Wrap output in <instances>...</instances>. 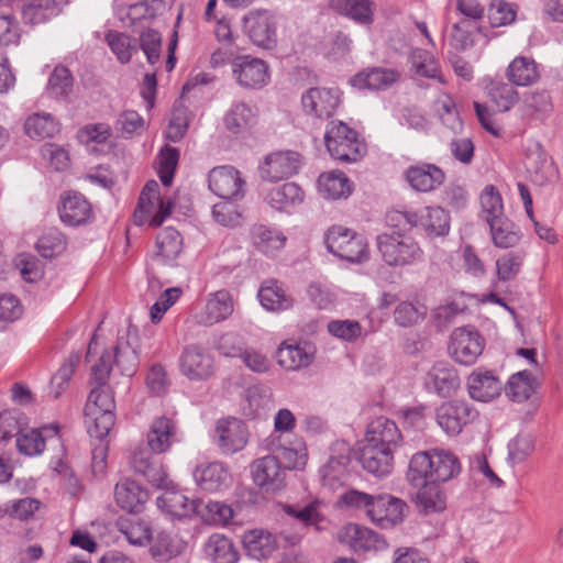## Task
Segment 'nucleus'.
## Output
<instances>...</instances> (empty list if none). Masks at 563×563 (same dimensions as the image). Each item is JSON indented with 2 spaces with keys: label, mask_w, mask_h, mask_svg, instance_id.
I'll return each mask as SVG.
<instances>
[{
  "label": "nucleus",
  "mask_w": 563,
  "mask_h": 563,
  "mask_svg": "<svg viewBox=\"0 0 563 563\" xmlns=\"http://www.w3.org/2000/svg\"><path fill=\"white\" fill-rule=\"evenodd\" d=\"M507 77L516 86L531 85L539 78L537 64L528 57H516L508 66Z\"/></svg>",
  "instance_id": "79ce46f5"
},
{
  "label": "nucleus",
  "mask_w": 563,
  "mask_h": 563,
  "mask_svg": "<svg viewBox=\"0 0 563 563\" xmlns=\"http://www.w3.org/2000/svg\"><path fill=\"white\" fill-rule=\"evenodd\" d=\"M115 407L114 399L109 386L106 384H96L91 389L85 410L113 411Z\"/></svg>",
  "instance_id": "13d9d810"
},
{
  "label": "nucleus",
  "mask_w": 563,
  "mask_h": 563,
  "mask_svg": "<svg viewBox=\"0 0 563 563\" xmlns=\"http://www.w3.org/2000/svg\"><path fill=\"white\" fill-rule=\"evenodd\" d=\"M324 141L331 157L343 163L357 162L365 153V144L356 131L342 121L328 124Z\"/></svg>",
  "instance_id": "7ed1b4c3"
},
{
  "label": "nucleus",
  "mask_w": 563,
  "mask_h": 563,
  "mask_svg": "<svg viewBox=\"0 0 563 563\" xmlns=\"http://www.w3.org/2000/svg\"><path fill=\"white\" fill-rule=\"evenodd\" d=\"M331 335L343 341H355L362 333V325L356 320H332L328 323Z\"/></svg>",
  "instance_id": "69168bd1"
},
{
  "label": "nucleus",
  "mask_w": 563,
  "mask_h": 563,
  "mask_svg": "<svg viewBox=\"0 0 563 563\" xmlns=\"http://www.w3.org/2000/svg\"><path fill=\"white\" fill-rule=\"evenodd\" d=\"M400 78V74L391 68H366L354 75L350 84L357 89L385 90Z\"/></svg>",
  "instance_id": "393cba45"
},
{
  "label": "nucleus",
  "mask_w": 563,
  "mask_h": 563,
  "mask_svg": "<svg viewBox=\"0 0 563 563\" xmlns=\"http://www.w3.org/2000/svg\"><path fill=\"white\" fill-rule=\"evenodd\" d=\"M244 212L245 203L243 201V195L222 199V201L216 203L212 209V216L218 223L232 228L243 222Z\"/></svg>",
  "instance_id": "72a5a7b5"
},
{
  "label": "nucleus",
  "mask_w": 563,
  "mask_h": 563,
  "mask_svg": "<svg viewBox=\"0 0 563 563\" xmlns=\"http://www.w3.org/2000/svg\"><path fill=\"white\" fill-rule=\"evenodd\" d=\"M156 246L157 252L155 253V258L161 264L173 265L183 250V239L180 233L173 228L164 229L157 235Z\"/></svg>",
  "instance_id": "f704fd0d"
},
{
  "label": "nucleus",
  "mask_w": 563,
  "mask_h": 563,
  "mask_svg": "<svg viewBox=\"0 0 563 563\" xmlns=\"http://www.w3.org/2000/svg\"><path fill=\"white\" fill-rule=\"evenodd\" d=\"M494 244L498 247L508 249L515 246L520 235L515 230L514 223L505 216L488 222Z\"/></svg>",
  "instance_id": "8fccbe9b"
},
{
  "label": "nucleus",
  "mask_w": 563,
  "mask_h": 563,
  "mask_svg": "<svg viewBox=\"0 0 563 563\" xmlns=\"http://www.w3.org/2000/svg\"><path fill=\"white\" fill-rule=\"evenodd\" d=\"M517 11L512 3L505 0H493L488 9V20L493 27H499L512 23Z\"/></svg>",
  "instance_id": "bf43d9fd"
},
{
  "label": "nucleus",
  "mask_w": 563,
  "mask_h": 563,
  "mask_svg": "<svg viewBox=\"0 0 563 563\" xmlns=\"http://www.w3.org/2000/svg\"><path fill=\"white\" fill-rule=\"evenodd\" d=\"M23 19L26 23H43L56 14L55 0H32L23 8Z\"/></svg>",
  "instance_id": "5fc2aeb1"
},
{
  "label": "nucleus",
  "mask_w": 563,
  "mask_h": 563,
  "mask_svg": "<svg viewBox=\"0 0 563 563\" xmlns=\"http://www.w3.org/2000/svg\"><path fill=\"white\" fill-rule=\"evenodd\" d=\"M324 243L329 252L347 262L362 263L368 258L364 238L347 228H330L324 235Z\"/></svg>",
  "instance_id": "20e7f679"
},
{
  "label": "nucleus",
  "mask_w": 563,
  "mask_h": 563,
  "mask_svg": "<svg viewBox=\"0 0 563 563\" xmlns=\"http://www.w3.org/2000/svg\"><path fill=\"white\" fill-rule=\"evenodd\" d=\"M137 342L136 329L129 327L125 335H119L113 352H111L113 364L126 377H131L136 372L139 365Z\"/></svg>",
  "instance_id": "2eb2a0df"
},
{
  "label": "nucleus",
  "mask_w": 563,
  "mask_h": 563,
  "mask_svg": "<svg viewBox=\"0 0 563 563\" xmlns=\"http://www.w3.org/2000/svg\"><path fill=\"white\" fill-rule=\"evenodd\" d=\"M106 41L112 53L122 64L130 62L135 46L132 45L129 35L117 31H109L106 35Z\"/></svg>",
  "instance_id": "052dcab7"
},
{
  "label": "nucleus",
  "mask_w": 563,
  "mask_h": 563,
  "mask_svg": "<svg viewBox=\"0 0 563 563\" xmlns=\"http://www.w3.org/2000/svg\"><path fill=\"white\" fill-rule=\"evenodd\" d=\"M528 168L533 175V180L539 185L552 183L558 178V168L544 152L538 151L536 156L529 158Z\"/></svg>",
  "instance_id": "49530a36"
},
{
  "label": "nucleus",
  "mask_w": 563,
  "mask_h": 563,
  "mask_svg": "<svg viewBox=\"0 0 563 563\" xmlns=\"http://www.w3.org/2000/svg\"><path fill=\"white\" fill-rule=\"evenodd\" d=\"M140 46L146 59L151 65H155L161 59L162 35L158 31L147 29L140 35Z\"/></svg>",
  "instance_id": "680f3d73"
},
{
  "label": "nucleus",
  "mask_w": 563,
  "mask_h": 563,
  "mask_svg": "<svg viewBox=\"0 0 563 563\" xmlns=\"http://www.w3.org/2000/svg\"><path fill=\"white\" fill-rule=\"evenodd\" d=\"M416 495V505L420 514L429 516L446 508V497L443 489L434 483L422 481Z\"/></svg>",
  "instance_id": "2f4dec72"
},
{
  "label": "nucleus",
  "mask_w": 563,
  "mask_h": 563,
  "mask_svg": "<svg viewBox=\"0 0 563 563\" xmlns=\"http://www.w3.org/2000/svg\"><path fill=\"white\" fill-rule=\"evenodd\" d=\"M485 341L473 327L455 329L449 345L452 357L460 364L472 365L483 353Z\"/></svg>",
  "instance_id": "0eeeda50"
},
{
  "label": "nucleus",
  "mask_w": 563,
  "mask_h": 563,
  "mask_svg": "<svg viewBox=\"0 0 563 563\" xmlns=\"http://www.w3.org/2000/svg\"><path fill=\"white\" fill-rule=\"evenodd\" d=\"M218 445L224 454H233L246 444L245 423L234 417L220 420L217 424Z\"/></svg>",
  "instance_id": "412c9836"
},
{
  "label": "nucleus",
  "mask_w": 563,
  "mask_h": 563,
  "mask_svg": "<svg viewBox=\"0 0 563 563\" xmlns=\"http://www.w3.org/2000/svg\"><path fill=\"white\" fill-rule=\"evenodd\" d=\"M206 554L213 563H236L239 552L232 541L223 534H211L205 547Z\"/></svg>",
  "instance_id": "4c0bfd02"
},
{
  "label": "nucleus",
  "mask_w": 563,
  "mask_h": 563,
  "mask_svg": "<svg viewBox=\"0 0 563 563\" xmlns=\"http://www.w3.org/2000/svg\"><path fill=\"white\" fill-rule=\"evenodd\" d=\"M73 88V76L68 68L57 66L48 79V90L55 97L62 98L68 96Z\"/></svg>",
  "instance_id": "e2e57ef3"
},
{
  "label": "nucleus",
  "mask_w": 563,
  "mask_h": 563,
  "mask_svg": "<svg viewBox=\"0 0 563 563\" xmlns=\"http://www.w3.org/2000/svg\"><path fill=\"white\" fill-rule=\"evenodd\" d=\"M534 450L529 434H519L508 443V459L512 464L522 463Z\"/></svg>",
  "instance_id": "0e129e2a"
},
{
  "label": "nucleus",
  "mask_w": 563,
  "mask_h": 563,
  "mask_svg": "<svg viewBox=\"0 0 563 563\" xmlns=\"http://www.w3.org/2000/svg\"><path fill=\"white\" fill-rule=\"evenodd\" d=\"M405 179L413 190L429 192L444 183L445 174L434 164L419 163L406 169Z\"/></svg>",
  "instance_id": "a211bd4d"
},
{
  "label": "nucleus",
  "mask_w": 563,
  "mask_h": 563,
  "mask_svg": "<svg viewBox=\"0 0 563 563\" xmlns=\"http://www.w3.org/2000/svg\"><path fill=\"white\" fill-rule=\"evenodd\" d=\"M320 194L329 199L347 198L352 194L350 179L343 173H328L318 179Z\"/></svg>",
  "instance_id": "58836bf2"
},
{
  "label": "nucleus",
  "mask_w": 563,
  "mask_h": 563,
  "mask_svg": "<svg viewBox=\"0 0 563 563\" xmlns=\"http://www.w3.org/2000/svg\"><path fill=\"white\" fill-rule=\"evenodd\" d=\"M477 31L466 23V20L456 22L452 26V31L449 36V44L455 51H466L474 46V32Z\"/></svg>",
  "instance_id": "4d7b16f0"
},
{
  "label": "nucleus",
  "mask_w": 563,
  "mask_h": 563,
  "mask_svg": "<svg viewBox=\"0 0 563 563\" xmlns=\"http://www.w3.org/2000/svg\"><path fill=\"white\" fill-rule=\"evenodd\" d=\"M340 97L338 88L313 87L301 96L302 109L307 114L320 119L330 118L340 104Z\"/></svg>",
  "instance_id": "9b49d317"
},
{
  "label": "nucleus",
  "mask_w": 563,
  "mask_h": 563,
  "mask_svg": "<svg viewBox=\"0 0 563 563\" xmlns=\"http://www.w3.org/2000/svg\"><path fill=\"white\" fill-rule=\"evenodd\" d=\"M196 483L206 492H218L227 487L230 474L220 462L199 464L194 472Z\"/></svg>",
  "instance_id": "c85d7f7f"
},
{
  "label": "nucleus",
  "mask_w": 563,
  "mask_h": 563,
  "mask_svg": "<svg viewBox=\"0 0 563 563\" xmlns=\"http://www.w3.org/2000/svg\"><path fill=\"white\" fill-rule=\"evenodd\" d=\"M158 188L159 185L156 180H148L142 189L139 198L137 209L135 211V217H137L139 212L151 216L155 208V202L157 201L158 211L151 217L150 221L152 227L162 225L164 220L170 216L173 209V202L169 199L165 200L159 198Z\"/></svg>",
  "instance_id": "dca6fc26"
},
{
  "label": "nucleus",
  "mask_w": 563,
  "mask_h": 563,
  "mask_svg": "<svg viewBox=\"0 0 563 563\" xmlns=\"http://www.w3.org/2000/svg\"><path fill=\"white\" fill-rule=\"evenodd\" d=\"M377 247L389 266L412 265L422 260L423 252L410 236L393 233L377 236Z\"/></svg>",
  "instance_id": "39448f33"
},
{
  "label": "nucleus",
  "mask_w": 563,
  "mask_h": 563,
  "mask_svg": "<svg viewBox=\"0 0 563 563\" xmlns=\"http://www.w3.org/2000/svg\"><path fill=\"white\" fill-rule=\"evenodd\" d=\"M261 305L269 311L286 310L292 306V299L285 294L282 285L275 280H266L257 292Z\"/></svg>",
  "instance_id": "c9c22d12"
},
{
  "label": "nucleus",
  "mask_w": 563,
  "mask_h": 563,
  "mask_svg": "<svg viewBox=\"0 0 563 563\" xmlns=\"http://www.w3.org/2000/svg\"><path fill=\"white\" fill-rule=\"evenodd\" d=\"M16 429V446L18 450L25 455L41 454L45 446V439L56 437L58 433V426L52 424L43 427L41 430L22 431L20 429V421L14 423Z\"/></svg>",
  "instance_id": "bb28decb"
},
{
  "label": "nucleus",
  "mask_w": 563,
  "mask_h": 563,
  "mask_svg": "<svg viewBox=\"0 0 563 563\" xmlns=\"http://www.w3.org/2000/svg\"><path fill=\"white\" fill-rule=\"evenodd\" d=\"M329 4L335 12L361 25H369L374 21L376 5L372 0H329Z\"/></svg>",
  "instance_id": "7c9ffc66"
},
{
  "label": "nucleus",
  "mask_w": 563,
  "mask_h": 563,
  "mask_svg": "<svg viewBox=\"0 0 563 563\" xmlns=\"http://www.w3.org/2000/svg\"><path fill=\"white\" fill-rule=\"evenodd\" d=\"M520 111L523 118L544 119L552 111L550 95L545 90L527 92L522 100Z\"/></svg>",
  "instance_id": "a19ab883"
},
{
  "label": "nucleus",
  "mask_w": 563,
  "mask_h": 563,
  "mask_svg": "<svg viewBox=\"0 0 563 563\" xmlns=\"http://www.w3.org/2000/svg\"><path fill=\"white\" fill-rule=\"evenodd\" d=\"M251 473L254 484L264 493L275 494L286 486V468L274 455L255 460Z\"/></svg>",
  "instance_id": "1a4fd4ad"
},
{
  "label": "nucleus",
  "mask_w": 563,
  "mask_h": 563,
  "mask_svg": "<svg viewBox=\"0 0 563 563\" xmlns=\"http://www.w3.org/2000/svg\"><path fill=\"white\" fill-rule=\"evenodd\" d=\"M233 311V302L230 295L224 291H217L208 298L205 308L196 314V320L202 325H213L225 320Z\"/></svg>",
  "instance_id": "cd10ccee"
},
{
  "label": "nucleus",
  "mask_w": 563,
  "mask_h": 563,
  "mask_svg": "<svg viewBox=\"0 0 563 563\" xmlns=\"http://www.w3.org/2000/svg\"><path fill=\"white\" fill-rule=\"evenodd\" d=\"M351 461V446L345 441H335L330 448V456L322 467L323 477L339 478Z\"/></svg>",
  "instance_id": "ea45409f"
},
{
  "label": "nucleus",
  "mask_w": 563,
  "mask_h": 563,
  "mask_svg": "<svg viewBox=\"0 0 563 563\" xmlns=\"http://www.w3.org/2000/svg\"><path fill=\"white\" fill-rule=\"evenodd\" d=\"M242 52L243 48L240 47H229L224 53L220 51L214 52L211 56V63L213 65L225 62L230 63L235 81L240 86L245 87L246 81L244 80V68L246 67V55H243Z\"/></svg>",
  "instance_id": "09e8293b"
},
{
  "label": "nucleus",
  "mask_w": 563,
  "mask_h": 563,
  "mask_svg": "<svg viewBox=\"0 0 563 563\" xmlns=\"http://www.w3.org/2000/svg\"><path fill=\"white\" fill-rule=\"evenodd\" d=\"M477 410L466 401L452 400L437 408L435 418L440 428L449 435H457L464 426L474 421Z\"/></svg>",
  "instance_id": "6e6552de"
},
{
  "label": "nucleus",
  "mask_w": 563,
  "mask_h": 563,
  "mask_svg": "<svg viewBox=\"0 0 563 563\" xmlns=\"http://www.w3.org/2000/svg\"><path fill=\"white\" fill-rule=\"evenodd\" d=\"M409 60L415 73L419 76L439 79L443 82L440 76L439 64L433 56L427 51L421 48H415L411 51Z\"/></svg>",
  "instance_id": "603ef678"
},
{
  "label": "nucleus",
  "mask_w": 563,
  "mask_h": 563,
  "mask_svg": "<svg viewBox=\"0 0 563 563\" xmlns=\"http://www.w3.org/2000/svg\"><path fill=\"white\" fill-rule=\"evenodd\" d=\"M58 212L60 220L70 227L86 224L92 218L91 205L78 192H69L63 197Z\"/></svg>",
  "instance_id": "b1692460"
},
{
  "label": "nucleus",
  "mask_w": 563,
  "mask_h": 563,
  "mask_svg": "<svg viewBox=\"0 0 563 563\" xmlns=\"http://www.w3.org/2000/svg\"><path fill=\"white\" fill-rule=\"evenodd\" d=\"M265 200L272 208L284 211L301 203L303 201V191L297 184L286 183L269 190Z\"/></svg>",
  "instance_id": "e433bc0d"
},
{
  "label": "nucleus",
  "mask_w": 563,
  "mask_h": 563,
  "mask_svg": "<svg viewBox=\"0 0 563 563\" xmlns=\"http://www.w3.org/2000/svg\"><path fill=\"white\" fill-rule=\"evenodd\" d=\"M481 205L486 222L504 217L503 199L494 186H487L481 195Z\"/></svg>",
  "instance_id": "6e6d98bb"
},
{
  "label": "nucleus",
  "mask_w": 563,
  "mask_h": 563,
  "mask_svg": "<svg viewBox=\"0 0 563 563\" xmlns=\"http://www.w3.org/2000/svg\"><path fill=\"white\" fill-rule=\"evenodd\" d=\"M22 314L20 300L13 295L0 296V330H4L8 324L18 320Z\"/></svg>",
  "instance_id": "774afa93"
},
{
  "label": "nucleus",
  "mask_w": 563,
  "mask_h": 563,
  "mask_svg": "<svg viewBox=\"0 0 563 563\" xmlns=\"http://www.w3.org/2000/svg\"><path fill=\"white\" fill-rule=\"evenodd\" d=\"M276 549L275 537L265 530H249V558L261 561Z\"/></svg>",
  "instance_id": "de8ad7c7"
},
{
  "label": "nucleus",
  "mask_w": 563,
  "mask_h": 563,
  "mask_svg": "<svg viewBox=\"0 0 563 563\" xmlns=\"http://www.w3.org/2000/svg\"><path fill=\"white\" fill-rule=\"evenodd\" d=\"M533 375L530 371H520L510 376L505 386L506 396L516 402H522L530 398L533 388Z\"/></svg>",
  "instance_id": "c03bdc74"
},
{
  "label": "nucleus",
  "mask_w": 563,
  "mask_h": 563,
  "mask_svg": "<svg viewBox=\"0 0 563 563\" xmlns=\"http://www.w3.org/2000/svg\"><path fill=\"white\" fill-rule=\"evenodd\" d=\"M512 85L504 81H492L487 86L489 100L501 112L509 111L519 100L518 91Z\"/></svg>",
  "instance_id": "a18cd8bd"
},
{
  "label": "nucleus",
  "mask_w": 563,
  "mask_h": 563,
  "mask_svg": "<svg viewBox=\"0 0 563 563\" xmlns=\"http://www.w3.org/2000/svg\"><path fill=\"white\" fill-rule=\"evenodd\" d=\"M85 411L86 417L90 419L87 421L88 433L91 438L103 441L114 426L115 418L113 411Z\"/></svg>",
  "instance_id": "864d4df0"
},
{
  "label": "nucleus",
  "mask_w": 563,
  "mask_h": 563,
  "mask_svg": "<svg viewBox=\"0 0 563 563\" xmlns=\"http://www.w3.org/2000/svg\"><path fill=\"white\" fill-rule=\"evenodd\" d=\"M302 166V156L295 151H279L265 156L258 172L262 179L276 183L296 175Z\"/></svg>",
  "instance_id": "423d86ee"
},
{
  "label": "nucleus",
  "mask_w": 563,
  "mask_h": 563,
  "mask_svg": "<svg viewBox=\"0 0 563 563\" xmlns=\"http://www.w3.org/2000/svg\"><path fill=\"white\" fill-rule=\"evenodd\" d=\"M467 388L471 398L486 402L500 395L503 383L493 372L479 369L468 376Z\"/></svg>",
  "instance_id": "a878e982"
},
{
  "label": "nucleus",
  "mask_w": 563,
  "mask_h": 563,
  "mask_svg": "<svg viewBox=\"0 0 563 563\" xmlns=\"http://www.w3.org/2000/svg\"><path fill=\"white\" fill-rule=\"evenodd\" d=\"M117 504L124 510L137 512L147 501L148 493L133 479H122L114 488Z\"/></svg>",
  "instance_id": "c756f323"
},
{
  "label": "nucleus",
  "mask_w": 563,
  "mask_h": 563,
  "mask_svg": "<svg viewBox=\"0 0 563 563\" xmlns=\"http://www.w3.org/2000/svg\"><path fill=\"white\" fill-rule=\"evenodd\" d=\"M131 466L136 473L142 474L152 486L165 490L156 499L158 508L165 512L176 518H185L198 510L199 501L175 490V484L169 479L162 463L153 459L146 450L137 451L131 457Z\"/></svg>",
  "instance_id": "f257e3e1"
},
{
  "label": "nucleus",
  "mask_w": 563,
  "mask_h": 563,
  "mask_svg": "<svg viewBox=\"0 0 563 563\" xmlns=\"http://www.w3.org/2000/svg\"><path fill=\"white\" fill-rule=\"evenodd\" d=\"M35 246L41 256L52 258L64 251L65 239L57 231L48 232L38 239Z\"/></svg>",
  "instance_id": "338daca9"
},
{
  "label": "nucleus",
  "mask_w": 563,
  "mask_h": 563,
  "mask_svg": "<svg viewBox=\"0 0 563 563\" xmlns=\"http://www.w3.org/2000/svg\"><path fill=\"white\" fill-rule=\"evenodd\" d=\"M209 188L221 199L240 197L243 184L239 172L231 166H220L209 173Z\"/></svg>",
  "instance_id": "5701e85b"
},
{
  "label": "nucleus",
  "mask_w": 563,
  "mask_h": 563,
  "mask_svg": "<svg viewBox=\"0 0 563 563\" xmlns=\"http://www.w3.org/2000/svg\"><path fill=\"white\" fill-rule=\"evenodd\" d=\"M394 453L385 449L360 444L357 459L367 473L382 478L388 476L393 471Z\"/></svg>",
  "instance_id": "4be33fe9"
},
{
  "label": "nucleus",
  "mask_w": 563,
  "mask_h": 563,
  "mask_svg": "<svg viewBox=\"0 0 563 563\" xmlns=\"http://www.w3.org/2000/svg\"><path fill=\"white\" fill-rule=\"evenodd\" d=\"M401 443L402 435L397 424L393 420L379 417L368 424L365 439L360 444L395 452Z\"/></svg>",
  "instance_id": "f8f14e48"
},
{
  "label": "nucleus",
  "mask_w": 563,
  "mask_h": 563,
  "mask_svg": "<svg viewBox=\"0 0 563 563\" xmlns=\"http://www.w3.org/2000/svg\"><path fill=\"white\" fill-rule=\"evenodd\" d=\"M251 239L254 247L267 256H274L282 251L287 241L282 231L263 224L253 225Z\"/></svg>",
  "instance_id": "473e14b6"
},
{
  "label": "nucleus",
  "mask_w": 563,
  "mask_h": 563,
  "mask_svg": "<svg viewBox=\"0 0 563 563\" xmlns=\"http://www.w3.org/2000/svg\"><path fill=\"white\" fill-rule=\"evenodd\" d=\"M461 471L459 459L451 452L432 450L418 452L409 463L408 479L416 486L422 481L437 484L448 482Z\"/></svg>",
  "instance_id": "f03ea898"
},
{
  "label": "nucleus",
  "mask_w": 563,
  "mask_h": 563,
  "mask_svg": "<svg viewBox=\"0 0 563 563\" xmlns=\"http://www.w3.org/2000/svg\"><path fill=\"white\" fill-rule=\"evenodd\" d=\"M424 386L440 397H449L460 387V377L451 364L437 362L426 374Z\"/></svg>",
  "instance_id": "f3484780"
},
{
  "label": "nucleus",
  "mask_w": 563,
  "mask_h": 563,
  "mask_svg": "<svg viewBox=\"0 0 563 563\" xmlns=\"http://www.w3.org/2000/svg\"><path fill=\"white\" fill-rule=\"evenodd\" d=\"M277 358L280 366L288 371H296L307 367L312 362V354L299 345H284L277 351Z\"/></svg>",
  "instance_id": "3c124183"
},
{
  "label": "nucleus",
  "mask_w": 563,
  "mask_h": 563,
  "mask_svg": "<svg viewBox=\"0 0 563 563\" xmlns=\"http://www.w3.org/2000/svg\"><path fill=\"white\" fill-rule=\"evenodd\" d=\"M58 123L49 113H33L24 123L25 133L33 140L52 137L58 132Z\"/></svg>",
  "instance_id": "37998d69"
},
{
  "label": "nucleus",
  "mask_w": 563,
  "mask_h": 563,
  "mask_svg": "<svg viewBox=\"0 0 563 563\" xmlns=\"http://www.w3.org/2000/svg\"><path fill=\"white\" fill-rule=\"evenodd\" d=\"M408 510L406 501L389 494L376 495L369 519L380 528H390L400 523Z\"/></svg>",
  "instance_id": "ddd939ff"
},
{
  "label": "nucleus",
  "mask_w": 563,
  "mask_h": 563,
  "mask_svg": "<svg viewBox=\"0 0 563 563\" xmlns=\"http://www.w3.org/2000/svg\"><path fill=\"white\" fill-rule=\"evenodd\" d=\"M179 371L190 380H205L214 372L213 357L200 345H187L179 355Z\"/></svg>",
  "instance_id": "9d476101"
},
{
  "label": "nucleus",
  "mask_w": 563,
  "mask_h": 563,
  "mask_svg": "<svg viewBox=\"0 0 563 563\" xmlns=\"http://www.w3.org/2000/svg\"><path fill=\"white\" fill-rule=\"evenodd\" d=\"M405 217L409 227H421L430 236H444L450 231V216L441 207H426L419 213H398Z\"/></svg>",
  "instance_id": "4468645a"
},
{
  "label": "nucleus",
  "mask_w": 563,
  "mask_h": 563,
  "mask_svg": "<svg viewBox=\"0 0 563 563\" xmlns=\"http://www.w3.org/2000/svg\"><path fill=\"white\" fill-rule=\"evenodd\" d=\"M249 38L265 49L276 45V23L268 11L256 10L249 14Z\"/></svg>",
  "instance_id": "6ab92c4d"
},
{
  "label": "nucleus",
  "mask_w": 563,
  "mask_h": 563,
  "mask_svg": "<svg viewBox=\"0 0 563 563\" xmlns=\"http://www.w3.org/2000/svg\"><path fill=\"white\" fill-rule=\"evenodd\" d=\"M175 433V424L169 418H156L152 422L150 430L147 432V448L136 449L133 452L132 456L140 450H146L153 456V459L157 460L161 463L159 459H157L154 454H161L166 452L174 442Z\"/></svg>",
  "instance_id": "aec40b11"
}]
</instances>
